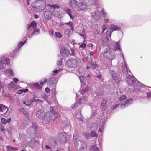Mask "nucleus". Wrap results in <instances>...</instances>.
<instances>
[{
	"label": "nucleus",
	"mask_w": 151,
	"mask_h": 151,
	"mask_svg": "<svg viewBox=\"0 0 151 151\" xmlns=\"http://www.w3.org/2000/svg\"><path fill=\"white\" fill-rule=\"evenodd\" d=\"M37 126L35 123H32V126L30 127V129L32 130H33L34 132H36L37 129Z\"/></svg>",
	"instance_id": "nucleus-24"
},
{
	"label": "nucleus",
	"mask_w": 151,
	"mask_h": 151,
	"mask_svg": "<svg viewBox=\"0 0 151 151\" xmlns=\"http://www.w3.org/2000/svg\"><path fill=\"white\" fill-rule=\"evenodd\" d=\"M84 1L85 0H79V2L78 4L77 8L78 10H83L86 8L87 4Z\"/></svg>",
	"instance_id": "nucleus-7"
},
{
	"label": "nucleus",
	"mask_w": 151,
	"mask_h": 151,
	"mask_svg": "<svg viewBox=\"0 0 151 151\" xmlns=\"http://www.w3.org/2000/svg\"><path fill=\"white\" fill-rule=\"evenodd\" d=\"M50 8H51L52 9V8L55 9V8H59L60 7V6L58 4H53L52 5H49Z\"/></svg>",
	"instance_id": "nucleus-34"
},
{
	"label": "nucleus",
	"mask_w": 151,
	"mask_h": 151,
	"mask_svg": "<svg viewBox=\"0 0 151 151\" xmlns=\"http://www.w3.org/2000/svg\"><path fill=\"white\" fill-rule=\"evenodd\" d=\"M8 151H15L18 150V149L12 147L10 146H8L6 147Z\"/></svg>",
	"instance_id": "nucleus-25"
},
{
	"label": "nucleus",
	"mask_w": 151,
	"mask_h": 151,
	"mask_svg": "<svg viewBox=\"0 0 151 151\" xmlns=\"http://www.w3.org/2000/svg\"><path fill=\"white\" fill-rule=\"evenodd\" d=\"M87 99L85 96L83 97V98H80L77 101V103L78 104H81V101H82L83 103H84L86 101Z\"/></svg>",
	"instance_id": "nucleus-19"
},
{
	"label": "nucleus",
	"mask_w": 151,
	"mask_h": 151,
	"mask_svg": "<svg viewBox=\"0 0 151 151\" xmlns=\"http://www.w3.org/2000/svg\"><path fill=\"white\" fill-rule=\"evenodd\" d=\"M55 80V78L54 77H52L49 80L48 85L50 86L53 84Z\"/></svg>",
	"instance_id": "nucleus-29"
},
{
	"label": "nucleus",
	"mask_w": 151,
	"mask_h": 151,
	"mask_svg": "<svg viewBox=\"0 0 151 151\" xmlns=\"http://www.w3.org/2000/svg\"><path fill=\"white\" fill-rule=\"evenodd\" d=\"M90 135L91 136L93 137H96V138H97L98 137V136L96 133L94 131H92L90 132Z\"/></svg>",
	"instance_id": "nucleus-28"
},
{
	"label": "nucleus",
	"mask_w": 151,
	"mask_h": 151,
	"mask_svg": "<svg viewBox=\"0 0 151 151\" xmlns=\"http://www.w3.org/2000/svg\"><path fill=\"white\" fill-rule=\"evenodd\" d=\"M53 72L55 74V75H56L58 73V70H55L53 71Z\"/></svg>",
	"instance_id": "nucleus-61"
},
{
	"label": "nucleus",
	"mask_w": 151,
	"mask_h": 151,
	"mask_svg": "<svg viewBox=\"0 0 151 151\" xmlns=\"http://www.w3.org/2000/svg\"><path fill=\"white\" fill-rule=\"evenodd\" d=\"M66 136L62 133L59 134L58 135V139L60 142L62 143H65L67 142Z\"/></svg>",
	"instance_id": "nucleus-10"
},
{
	"label": "nucleus",
	"mask_w": 151,
	"mask_h": 151,
	"mask_svg": "<svg viewBox=\"0 0 151 151\" xmlns=\"http://www.w3.org/2000/svg\"><path fill=\"white\" fill-rule=\"evenodd\" d=\"M71 53H69V55H73V56H75V50H74V49H71Z\"/></svg>",
	"instance_id": "nucleus-46"
},
{
	"label": "nucleus",
	"mask_w": 151,
	"mask_h": 151,
	"mask_svg": "<svg viewBox=\"0 0 151 151\" xmlns=\"http://www.w3.org/2000/svg\"><path fill=\"white\" fill-rule=\"evenodd\" d=\"M87 46L88 47L91 46V47H92L93 46V45L92 43H90Z\"/></svg>",
	"instance_id": "nucleus-64"
},
{
	"label": "nucleus",
	"mask_w": 151,
	"mask_h": 151,
	"mask_svg": "<svg viewBox=\"0 0 151 151\" xmlns=\"http://www.w3.org/2000/svg\"><path fill=\"white\" fill-rule=\"evenodd\" d=\"M65 24L67 25L68 26H70V27L71 26H72L73 25L72 22H70L68 23H65Z\"/></svg>",
	"instance_id": "nucleus-57"
},
{
	"label": "nucleus",
	"mask_w": 151,
	"mask_h": 151,
	"mask_svg": "<svg viewBox=\"0 0 151 151\" xmlns=\"http://www.w3.org/2000/svg\"><path fill=\"white\" fill-rule=\"evenodd\" d=\"M34 17L36 19H37L39 17V16L36 14H35L34 15Z\"/></svg>",
	"instance_id": "nucleus-63"
},
{
	"label": "nucleus",
	"mask_w": 151,
	"mask_h": 151,
	"mask_svg": "<svg viewBox=\"0 0 151 151\" xmlns=\"http://www.w3.org/2000/svg\"><path fill=\"white\" fill-rule=\"evenodd\" d=\"M51 114L52 115L53 117L54 116V119H55V118H57V117H59L60 116V114L59 113H57L55 111L53 113Z\"/></svg>",
	"instance_id": "nucleus-30"
},
{
	"label": "nucleus",
	"mask_w": 151,
	"mask_h": 151,
	"mask_svg": "<svg viewBox=\"0 0 151 151\" xmlns=\"http://www.w3.org/2000/svg\"><path fill=\"white\" fill-rule=\"evenodd\" d=\"M90 151H99L98 147H96L95 145H93L90 148Z\"/></svg>",
	"instance_id": "nucleus-26"
},
{
	"label": "nucleus",
	"mask_w": 151,
	"mask_h": 151,
	"mask_svg": "<svg viewBox=\"0 0 151 151\" xmlns=\"http://www.w3.org/2000/svg\"><path fill=\"white\" fill-rule=\"evenodd\" d=\"M109 28L111 29H112L113 31L116 30H119L121 28L116 25L112 24L110 26Z\"/></svg>",
	"instance_id": "nucleus-17"
},
{
	"label": "nucleus",
	"mask_w": 151,
	"mask_h": 151,
	"mask_svg": "<svg viewBox=\"0 0 151 151\" xmlns=\"http://www.w3.org/2000/svg\"><path fill=\"white\" fill-rule=\"evenodd\" d=\"M79 142L81 144V146L80 147V149L82 150L86 149L87 146L85 142L80 140H79Z\"/></svg>",
	"instance_id": "nucleus-16"
},
{
	"label": "nucleus",
	"mask_w": 151,
	"mask_h": 151,
	"mask_svg": "<svg viewBox=\"0 0 151 151\" xmlns=\"http://www.w3.org/2000/svg\"><path fill=\"white\" fill-rule=\"evenodd\" d=\"M5 71L7 73H9L12 76H13V73L12 70L11 69H7Z\"/></svg>",
	"instance_id": "nucleus-39"
},
{
	"label": "nucleus",
	"mask_w": 151,
	"mask_h": 151,
	"mask_svg": "<svg viewBox=\"0 0 151 151\" xmlns=\"http://www.w3.org/2000/svg\"><path fill=\"white\" fill-rule=\"evenodd\" d=\"M14 83L13 81H11L10 83L7 84V86L8 88L10 90H11L12 89V88L14 87L13 86H14Z\"/></svg>",
	"instance_id": "nucleus-31"
},
{
	"label": "nucleus",
	"mask_w": 151,
	"mask_h": 151,
	"mask_svg": "<svg viewBox=\"0 0 151 151\" xmlns=\"http://www.w3.org/2000/svg\"><path fill=\"white\" fill-rule=\"evenodd\" d=\"M45 114L43 110L40 109L37 111L36 116L37 117L40 119L42 118L43 116H44Z\"/></svg>",
	"instance_id": "nucleus-14"
},
{
	"label": "nucleus",
	"mask_w": 151,
	"mask_h": 151,
	"mask_svg": "<svg viewBox=\"0 0 151 151\" xmlns=\"http://www.w3.org/2000/svg\"><path fill=\"white\" fill-rule=\"evenodd\" d=\"M119 104H117L116 105H115L114 106H113L112 107V109H115L116 108L118 107H119Z\"/></svg>",
	"instance_id": "nucleus-59"
},
{
	"label": "nucleus",
	"mask_w": 151,
	"mask_h": 151,
	"mask_svg": "<svg viewBox=\"0 0 151 151\" xmlns=\"http://www.w3.org/2000/svg\"><path fill=\"white\" fill-rule=\"evenodd\" d=\"M79 141L77 142L75 141L74 142V143L75 144L74 145L77 148H78V146L79 145Z\"/></svg>",
	"instance_id": "nucleus-48"
},
{
	"label": "nucleus",
	"mask_w": 151,
	"mask_h": 151,
	"mask_svg": "<svg viewBox=\"0 0 151 151\" xmlns=\"http://www.w3.org/2000/svg\"><path fill=\"white\" fill-rule=\"evenodd\" d=\"M33 86L34 87H35L38 89H40L41 88V86L38 83H34L33 84Z\"/></svg>",
	"instance_id": "nucleus-32"
},
{
	"label": "nucleus",
	"mask_w": 151,
	"mask_h": 151,
	"mask_svg": "<svg viewBox=\"0 0 151 151\" xmlns=\"http://www.w3.org/2000/svg\"><path fill=\"white\" fill-rule=\"evenodd\" d=\"M7 111H6L4 114V115H6L7 114V115H9L11 112V111L9 109H8V108H7Z\"/></svg>",
	"instance_id": "nucleus-49"
},
{
	"label": "nucleus",
	"mask_w": 151,
	"mask_h": 151,
	"mask_svg": "<svg viewBox=\"0 0 151 151\" xmlns=\"http://www.w3.org/2000/svg\"><path fill=\"white\" fill-rule=\"evenodd\" d=\"M102 53L104 57H107L111 60L115 58L114 53L111 50L109 47L106 48Z\"/></svg>",
	"instance_id": "nucleus-2"
},
{
	"label": "nucleus",
	"mask_w": 151,
	"mask_h": 151,
	"mask_svg": "<svg viewBox=\"0 0 151 151\" xmlns=\"http://www.w3.org/2000/svg\"><path fill=\"white\" fill-rule=\"evenodd\" d=\"M1 121L2 123L5 124L7 123V120L4 118H1Z\"/></svg>",
	"instance_id": "nucleus-41"
},
{
	"label": "nucleus",
	"mask_w": 151,
	"mask_h": 151,
	"mask_svg": "<svg viewBox=\"0 0 151 151\" xmlns=\"http://www.w3.org/2000/svg\"><path fill=\"white\" fill-rule=\"evenodd\" d=\"M53 119V117L50 113H45L43 118V120L46 122H49Z\"/></svg>",
	"instance_id": "nucleus-8"
},
{
	"label": "nucleus",
	"mask_w": 151,
	"mask_h": 151,
	"mask_svg": "<svg viewBox=\"0 0 151 151\" xmlns=\"http://www.w3.org/2000/svg\"><path fill=\"white\" fill-rule=\"evenodd\" d=\"M133 103V99L131 98L127 100L126 101V102L122 104L121 105V108H123L124 106H128V103H129V104H132Z\"/></svg>",
	"instance_id": "nucleus-13"
},
{
	"label": "nucleus",
	"mask_w": 151,
	"mask_h": 151,
	"mask_svg": "<svg viewBox=\"0 0 151 151\" xmlns=\"http://www.w3.org/2000/svg\"><path fill=\"white\" fill-rule=\"evenodd\" d=\"M95 76L97 78H98L100 79L101 78L102 75L101 74H99L98 75H96Z\"/></svg>",
	"instance_id": "nucleus-55"
},
{
	"label": "nucleus",
	"mask_w": 151,
	"mask_h": 151,
	"mask_svg": "<svg viewBox=\"0 0 151 151\" xmlns=\"http://www.w3.org/2000/svg\"><path fill=\"white\" fill-rule=\"evenodd\" d=\"M126 98V96L124 95H123L120 97V101H122L125 99Z\"/></svg>",
	"instance_id": "nucleus-50"
},
{
	"label": "nucleus",
	"mask_w": 151,
	"mask_h": 151,
	"mask_svg": "<svg viewBox=\"0 0 151 151\" xmlns=\"http://www.w3.org/2000/svg\"><path fill=\"white\" fill-rule=\"evenodd\" d=\"M86 46V44L85 43H83L80 46V47H81L83 49Z\"/></svg>",
	"instance_id": "nucleus-51"
},
{
	"label": "nucleus",
	"mask_w": 151,
	"mask_h": 151,
	"mask_svg": "<svg viewBox=\"0 0 151 151\" xmlns=\"http://www.w3.org/2000/svg\"><path fill=\"white\" fill-rule=\"evenodd\" d=\"M4 108L6 109L7 108V107L2 104H0V111L2 112V110H4Z\"/></svg>",
	"instance_id": "nucleus-33"
},
{
	"label": "nucleus",
	"mask_w": 151,
	"mask_h": 151,
	"mask_svg": "<svg viewBox=\"0 0 151 151\" xmlns=\"http://www.w3.org/2000/svg\"><path fill=\"white\" fill-rule=\"evenodd\" d=\"M46 5L45 0H36L35 2L32 3V6L37 11L40 12L45 8Z\"/></svg>",
	"instance_id": "nucleus-1"
},
{
	"label": "nucleus",
	"mask_w": 151,
	"mask_h": 151,
	"mask_svg": "<svg viewBox=\"0 0 151 151\" xmlns=\"http://www.w3.org/2000/svg\"><path fill=\"white\" fill-rule=\"evenodd\" d=\"M10 63L9 59L4 57H2L0 61V69L2 70L5 68L6 65H8Z\"/></svg>",
	"instance_id": "nucleus-3"
},
{
	"label": "nucleus",
	"mask_w": 151,
	"mask_h": 151,
	"mask_svg": "<svg viewBox=\"0 0 151 151\" xmlns=\"http://www.w3.org/2000/svg\"><path fill=\"white\" fill-rule=\"evenodd\" d=\"M22 93V89L18 90L16 93L17 94H21Z\"/></svg>",
	"instance_id": "nucleus-54"
},
{
	"label": "nucleus",
	"mask_w": 151,
	"mask_h": 151,
	"mask_svg": "<svg viewBox=\"0 0 151 151\" xmlns=\"http://www.w3.org/2000/svg\"><path fill=\"white\" fill-rule=\"evenodd\" d=\"M112 32L113 30L111 29L108 30L106 32V35H108L110 39H111V35Z\"/></svg>",
	"instance_id": "nucleus-36"
},
{
	"label": "nucleus",
	"mask_w": 151,
	"mask_h": 151,
	"mask_svg": "<svg viewBox=\"0 0 151 151\" xmlns=\"http://www.w3.org/2000/svg\"><path fill=\"white\" fill-rule=\"evenodd\" d=\"M63 58H60V59H61V60H59L57 63V65L58 66H60L62 65V60H63Z\"/></svg>",
	"instance_id": "nucleus-44"
},
{
	"label": "nucleus",
	"mask_w": 151,
	"mask_h": 151,
	"mask_svg": "<svg viewBox=\"0 0 151 151\" xmlns=\"http://www.w3.org/2000/svg\"><path fill=\"white\" fill-rule=\"evenodd\" d=\"M53 11L51 8L50 7L46 9L45 11L44 16L46 19H49L52 17V11Z\"/></svg>",
	"instance_id": "nucleus-5"
},
{
	"label": "nucleus",
	"mask_w": 151,
	"mask_h": 151,
	"mask_svg": "<svg viewBox=\"0 0 151 151\" xmlns=\"http://www.w3.org/2000/svg\"><path fill=\"white\" fill-rule=\"evenodd\" d=\"M31 25L32 26L36 27L37 26V24L36 22L33 21L31 23Z\"/></svg>",
	"instance_id": "nucleus-42"
},
{
	"label": "nucleus",
	"mask_w": 151,
	"mask_h": 151,
	"mask_svg": "<svg viewBox=\"0 0 151 151\" xmlns=\"http://www.w3.org/2000/svg\"><path fill=\"white\" fill-rule=\"evenodd\" d=\"M82 86L83 87V88L81 91V93L82 94L89 91L91 89L90 86L88 84L87 85H83Z\"/></svg>",
	"instance_id": "nucleus-12"
},
{
	"label": "nucleus",
	"mask_w": 151,
	"mask_h": 151,
	"mask_svg": "<svg viewBox=\"0 0 151 151\" xmlns=\"http://www.w3.org/2000/svg\"><path fill=\"white\" fill-rule=\"evenodd\" d=\"M120 40H119L118 42L115 43L114 46L115 50H121V49L120 47Z\"/></svg>",
	"instance_id": "nucleus-23"
},
{
	"label": "nucleus",
	"mask_w": 151,
	"mask_h": 151,
	"mask_svg": "<svg viewBox=\"0 0 151 151\" xmlns=\"http://www.w3.org/2000/svg\"><path fill=\"white\" fill-rule=\"evenodd\" d=\"M129 77L127 76V79L128 81H130L132 83H135V82H138V81L133 76H132L130 75H129Z\"/></svg>",
	"instance_id": "nucleus-15"
},
{
	"label": "nucleus",
	"mask_w": 151,
	"mask_h": 151,
	"mask_svg": "<svg viewBox=\"0 0 151 151\" xmlns=\"http://www.w3.org/2000/svg\"><path fill=\"white\" fill-rule=\"evenodd\" d=\"M80 79L81 81V86L83 85H88L89 83L87 77L85 76H81L80 77Z\"/></svg>",
	"instance_id": "nucleus-9"
},
{
	"label": "nucleus",
	"mask_w": 151,
	"mask_h": 151,
	"mask_svg": "<svg viewBox=\"0 0 151 151\" xmlns=\"http://www.w3.org/2000/svg\"><path fill=\"white\" fill-rule=\"evenodd\" d=\"M65 33L68 36H69L70 34V31L69 29H66L65 30Z\"/></svg>",
	"instance_id": "nucleus-38"
},
{
	"label": "nucleus",
	"mask_w": 151,
	"mask_h": 151,
	"mask_svg": "<svg viewBox=\"0 0 151 151\" xmlns=\"http://www.w3.org/2000/svg\"><path fill=\"white\" fill-rule=\"evenodd\" d=\"M89 3L92 5H95L96 4V0H89Z\"/></svg>",
	"instance_id": "nucleus-43"
},
{
	"label": "nucleus",
	"mask_w": 151,
	"mask_h": 151,
	"mask_svg": "<svg viewBox=\"0 0 151 151\" xmlns=\"http://www.w3.org/2000/svg\"><path fill=\"white\" fill-rule=\"evenodd\" d=\"M55 34L57 37L59 38H61L62 37V35L59 32H55Z\"/></svg>",
	"instance_id": "nucleus-37"
},
{
	"label": "nucleus",
	"mask_w": 151,
	"mask_h": 151,
	"mask_svg": "<svg viewBox=\"0 0 151 151\" xmlns=\"http://www.w3.org/2000/svg\"><path fill=\"white\" fill-rule=\"evenodd\" d=\"M107 40H103L102 41V45L103 46H104L106 45L107 44Z\"/></svg>",
	"instance_id": "nucleus-47"
},
{
	"label": "nucleus",
	"mask_w": 151,
	"mask_h": 151,
	"mask_svg": "<svg viewBox=\"0 0 151 151\" xmlns=\"http://www.w3.org/2000/svg\"><path fill=\"white\" fill-rule=\"evenodd\" d=\"M78 62L76 59H68L66 61L68 66L70 68H75L77 66Z\"/></svg>",
	"instance_id": "nucleus-4"
},
{
	"label": "nucleus",
	"mask_w": 151,
	"mask_h": 151,
	"mask_svg": "<svg viewBox=\"0 0 151 151\" xmlns=\"http://www.w3.org/2000/svg\"><path fill=\"white\" fill-rule=\"evenodd\" d=\"M53 32H54L52 30L49 31V33L50 35H52L53 34Z\"/></svg>",
	"instance_id": "nucleus-62"
},
{
	"label": "nucleus",
	"mask_w": 151,
	"mask_h": 151,
	"mask_svg": "<svg viewBox=\"0 0 151 151\" xmlns=\"http://www.w3.org/2000/svg\"><path fill=\"white\" fill-rule=\"evenodd\" d=\"M70 53V51L65 46H63L61 47L60 50V53L62 56H65V57L68 56Z\"/></svg>",
	"instance_id": "nucleus-6"
},
{
	"label": "nucleus",
	"mask_w": 151,
	"mask_h": 151,
	"mask_svg": "<svg viewBox=\"0 0 151 151\" xmlns=\"http://www.w3.org/2000/svg\"><path fill=\"white\" fill-rule=\"evenodd\" d=\"M98 111L97 110H95L94 111H93L92 112L91 115V117H93L96 116V114L98 113Z\"/></svg>",
	"instance_id": "nucleus-40"
},
{
	"label": "nucleus",
	"mask_w": 151,
	"mask_h": 151,
	"mask_svg": "<svg viewBox=\"0 0 151 151\" xmlns=\"http://www.w3.org/2000/svg\"><path fill=\"white\" fill-rule=\"evenodd\" d=\"M22 92H23L25 93L28 91V90L27 89H22Z\"/></svg>",
	"instance_id": "nucleus-60"
},
{
	"label": "nucleus",
	"mask_w": 151,
	"mask_h": 151,
	"mask_svg": "<svg viewBox=\"0 0 151 151\" xmlns=\"http://www.w3.org/2000/svg\"><path fill=\"white\" fill-rule=\"evenodd\" d=\"M45 92L47 93H48L50 91V89L48 88H46L45 89Z\"/></svg>",
	"instance_id": "nucleus-56"
},
{
	"label": "nucleus",
	"mask_w": 151,
	"mask_h": 151,
	"mask_svg": "<svg viewBox=\"0 0 151 151\" xmlns=\"http://www.w3.org/2000/svg\"><path fill=\"white\" fill-rule=\"evenodd\" d=\"M51 94L52 95H54L55 94H55H56V92L55 91V88H53L51 90Z\"/></svg>",
	"instance_id": "nucleus-45"
},
{
	"label": "nucleus",
	"mask_w": 151,
	"mask_h": 151,
	"mask_svg": "<svg viewBox=\"0 0 151 151\" xmlns=\"http://www.w3.org/2000/svg\"><path fill=\"white\" fill-rule=\"evenodd\" d=\"M111 76L113 79L114 81H116V83L117 84H119L122 81L120 79H118L116 75V74L115 72L114 71L112 70L111 71Z\"/></svg>",
	"instance_id": "nucleus-11"
},
{
	"label": "nucleus",
	"mask_w": 151,
	"mask_h": 151,
	"mask_svg": "<svg viewBox=\"0 0 151 151\" xmlns=\"http://www.w3.org/2000/svg\"><path fill=\"white\" fill-rule=\"evenodd\" d=\"M13 80L14 82L15 83H17L19 81L18 79L15 78H14L13 79Z\"/></svg>",
	"instance_id": "nucleus-58"
},
{
	"label": "nucleus",
	"mask_w": 151,
	"mask_h": 151,
	"mask_svg": "<svg viewBox=\"0 0 151 151\" xmlns=\"http://www.w3.org/2000/svg\"><path fill=\"white\" fill-rule=\"evenodd\" d=\"M96 92L97 95L99 96H101L104 93L103 90L102 89L100 88H99L96 89Z\"/></svg>",
	"instance_id": "nucleus-21"
},
{
	"label": "nucleus",
	"mask_w": 151,
	"mask_h": 151,
	"mask_svg": "<svg viewBox=\"0 0 151 151\" xmlns=\"http://www.w3.org/2000/svg\"><path fill=\"white\" fill-rule=\"evenodd\" d=\"M26 40H26L24 41V42H22L21 41L19 43L17 47V48L15 50L16 51H17L23 45H24L25 43L26 42Z\"/></svg>",
	"instance_id": "nucleus-22"
},
{
	"label": "nucleus",
	"mask_w": 151,
	"mask_h": 151,
	"mask_svg": "<svg viewBox=\"0 0 151 151\" xmlns=\"http://www.w3.org/2000/svg\"><path fill=\"white\" fill-rule=\"evenodd\" d=\"M77 1L76 0H71L70 5L72 8H75L77 6Z\"/></svg>",
	"instance_id": "nucleus-20"
},
{
	"label": "nucleus",
	"mask_w": 151,
	"mask_h": 151,
	"mask_svg": "<svg viewBox=\"0 0 151 151\" xmlns=\"http://www.w3.org/2000/svg\"><path fill=\"white\" fill-rule=\"evenodd\" d=\"M50 111L51 113V114H52L55 112V111H54V108L53 107H52V106L50 107Z\"/></svg>",
	"instance_id": "nucleus-53"
},
{
	"label": "nucleus",
	"mask_w": 151,
	"mask_h": 151,
	"mask_svg": "<svg viewBox=\"0 0 151 151\" xmlns=\"http://www.w3.org/2000/svg\"><path fill=\"white\" fill-rule=\"evenodd\" d=\"M90 58L91 60V61L92 62V63H91V67L92 69H96V68L98 67V65L96 64V62H93L92 61V58L90 57Z\"/></svg>",
	"instance_id": "nucleus-18"
},
{
	"label": "nucleus",
	"mask_w": 151,
	"mask_h": 151,
	"mask_svg": "<svg viewBox=\"0 0 151 151\" xmlns=\"http://www.w3.org/2000/svg\"><path fill=\"white\" fill-rule=\"evenodd\" d=\"M23 113L24 116L26 117H27L28 116V113L26 111H23Z\"/></svg>",
	"instance_id": "nucleus-52"
},
{
	"label": "nucleus",
	"mask_w": 151,
	"mask_h": 151,
	"mask_svg": "<svg viewBox=\"0 0 151 151\" xmlns=\"http://www.w3.org/2000/svg\"><path fill=\"white\" fill-rule=\"evenodd\" d=\"M64 11L67 13L69 15L71 14L72 11L69 8H65Z\"/></svg>",
	"instance_id": "nucleus-35"
},
{
	"label": "nucleus",
	"mask_w": 151,
	"mask_h": 151,
	"mask_svg": "<svg viewBox=\"0 0 151 151\" xmlns=\"http://www.w3.org/2000/svg\"><path fill=\"white\" fill-rule=\"evenodd\" d=\"M107 101L106 100H103L101 102V106L104 109H105L106 108V104Z\"/></svg>",
	"instance_id": "nucleus-27"
}]
</instances>
